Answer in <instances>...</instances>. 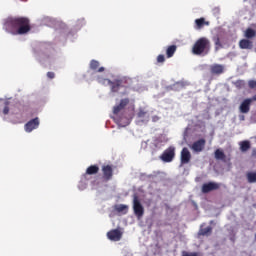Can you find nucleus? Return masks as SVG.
<instances>
[{
	"mask_svg": "<svg viewBox=\"0 0 256 256\" xmlns=\"http://www.w3.org/2000/svg\"><path fill=\"white\" fill-rule=\"evenodd\" d=\"M6 27H11L15 35H26L31 31V21L25 17L10 18L6 22Z\"/></svg>",
	"mask_w": 256,
	"mask_h": 256,
	"instance_id": "f257e3e1",
	"label": "nucleus"
},
{
	"mask_svg": "<svg viewBox=\"0 0 256 256\" xmlns=\"http://www.w3.org/2000/svg\"><path fill=\"white\" fill-rule=\"evenodd\" d=\"M211 51V41L208 38H199L192 47L194 55H207Z\"/></svg>",
	"mask_w": 256,
	"mask_h": 256,
	"instance_id": "f03ea898",
	"label": "nucleus"
},
{
	"mask_svg": "<svg viewBox=\"0 0 256 256\" xmlns=\"http://www.w3.org/2000/svg\"><path fill=\"white\" fill-rule=\"evenodd\" d=\"M97 81L101 85H105V83H107V85L110 86V90L112 93H119L121 87H125L126 83V80L124 78L114 79L111 81L110 79L101 78L99 76L97 77Z\"/></svg>",
	"mask_w": 256,
	"mask_h": 256,
	"instance_id": "7ed1b4c3",
	"label": "nucleus"
},
{
	"mask_svg": "<svg viewBox=\"0 0 256 256\" xmlns=\"http://www.w3.org/2000/svg\"><path fill=\"white\" fill-rule=\"evenodd\" d=\"M133 212L138 219H141V217L145 215V208L143 207V204H141V200H139L137 194L133 196Z\"/></svg>",
	"mask_w": 256,
	"mask_h": 256,
	"instance_id": "20e7f679",
	"label": "nucleus"
},
{
	"mask_svg": "<svg viewBox=\"0 0 256 256\" xmlns=\"http://www.w3.org/2000/svg\"><path fill=\"white\" fill-rule=\"evenodd\" d=\"M161 161L164 163H171L175 159V146H169L160 156Z\"/></svg>",
	"mask_w": 256,
	"mask_h": 256,
	"instance_id": "39448f33",
	"label": "nucleus"
},
{
	"mask_svg": "<svg viewBox=\"0 0 256 256\" xmlns=\"http://www.w3.org/2000/svg\"><path fill=\"white\" fill-rule=\"evenodd\" d=\"M129 103H131V100L129 98L121 99L120 102L113 107L114 115H119V113H123V111H125V107H127Z\"/></svg>",
	"mask_w": 256,
	"mask_h": 256,
	"instance_id": "423d86ee",
	"label": "nucleus"
},
{
	"mask_svg": "<svg viewBox=\"0 0 256 256\" xmlns=\"http://www.w3.org/2000/svg\"><path fill=\"white\" fill-rule=\"evenodd\" d=\"M205 145H207V141L205 138L199 139L190 146V149L193 151V153H201L205 149Z\"/></svg>",
	"mask_w": 256,
	"mask_h": 256,
	"instance_id": "0eeeda50",
	"label": "nucleus"
},
{
	"mask_svg": "<svg viewBox=\"0 0 256 256\" xmlns=\"http://www.w3.org/2000/svg\"><path fill=\"white\" fill-rule=\"evenodd\" d=\"M39 125H40L39 117H36V118L28 121L24 125V129H25L26 133H31L32 131H35V129H38Z\"/></svg>",
	"mask_w": 256,
	"mask_h": 256,
	"instance_id": "6e6552de",
	"label": "nucleus"
},
{
	"mask_svg": "<svg viewBox=\"0 0 256 256\" xmlns=\"http://www.w3.org/2000/svg\"><path fill=\"white\" fill-rule=\"evenodd\" d=\"M181 165H187L191 161V152L187 147H184L180 153Z\"/></svg>",
	"mask_w": 256,
	"mask_h": 256,
	"instance_id": "1a4fd4ad",
	"label": "nucleus"
},
{
	"mask_svg": "<svg viewBox=\"0 0 256 256\" xmlns=\"http://www.w3.org/2000/svg\"><path fill=\"white\" fill-rule=\"evenodd\" d=\"M102 173L104 181H111L113 179V167L111 165L102 166Z\"/></svg>",
	"mask_w": 256,
	"mask_h": 256,
	"instance_id": "9d476101",
	"label": "nucleus"
},
{
	"mask_svg": "<svg viewBox=\"0 0 256 256\" xmlns=\"http://www.w3.org/2000/svg\"><path fill=\"white\" fill-rule=\"evenodd\" d=\"M107 237L110 241H121V237H123V232L119 229L110 230L107 233Z\"/></svg>",
	"mask_w": 256,
	"mask_h": 256,
	"instance_id": "9b49d317",
	"label": "nucleus"
},
{
	"mask_svg": "<svg viewBox=\"0 0 256 256\" xmlns=\"http://www.w3.org/2000/svg\"><path fill=\"white\" fill-rule=\"evenodd\" d=\"M220 185L215 182H209L202 185V193H211V191H217Z\"/></svg>",
	"mask_w": 256,
	"mask_h": 256,
	"instance_id": "f8f14e48",
	"label": "nucleus"
},
{
	"mask_svg": "<svg viewBox=\"0 0 256 256\" xmlns=\"http://www.w3.org/2000/svg\"><path fill=\"white\" fill-rule=\"evenodd\" d=\"M225 71V66L221 64H214L210 66V73L212 75H221Z\"/></svg>",
	"mask_w": 256,
	"mask_h": 256,
	"instance_id": "ddd939ff",
	"label": "nucleus"
},
{
	"mask_svg": "<svg viewBox=\"0 0 256 256\" xmlns=\"http://www.w3.org/2000/svg\"><path fill=\"white\" fill-rule=\"evenodd\" d=\"M251 103L252 100L251 99H245L241 105H240V111L242 113H249L250 109H251Z\"/></svg>",
	"mask_w": 256,
	"mask_h": 256,
	"instance_id": "4468645a",
	"label": "nucleus"
},
{
	"mask_svg": "<svg viewBox=\"0 0 256 256\" xmlns=\"http://www.w3.org/2000/svg\"><path fill=\"white\" fill-rule=\"evenodd\" d=\"M97 173H99V166L98 165H91L86 169V172L83 175V177H85V179H87L88 175H97Z\"/></svg>",
	"mask_w": 256,
	"mask_h": 256,
	"instance_id": "2eb2a0df",
	"label": "nucleus"
},
{
	"mask_svg": "<svg viewBox=\"0 0 256 256\" xmlns=\"http://www.w3.org/2000/svg\"><path fill=\"white\" fill-rule=\"evenodd\" d=\"M213 233V227L208 226L206 228H203V226L200 227L198 235L201 237H209Z\"/></svg>",
	"mask_w": 256,
	"mask_h": 256,
	"instance_id": "dca6fc26",
	"label": "nucleus"
},
{
	"mask_svg": "<svg viewBox=\"0 0 256 256\" xmlns=\"http://www.w3.org/2000/svg\"><path fill=\"white\" fill-rule=\"evenodd\" d=\"M240 49H253V41L248 39H242L239 41Z\"/></svg>",
	"mask_w": 256,
	"mask_h": 256,
	"instance_id": "f3484780",
	"label": "nucleus"
},
{
	"mask_svg": "<svg viewBox=\"0 0 256 256\" xmlns=\"http://www.w3.org/2000/svg\"><path fill=\"white\" fill-rule=\"evenodd\" d=\"M90 69L92 71H97V73H103V71H105V67H99V61L97 60L90 61Z\"/></svg>",
	"mask_w": 256,
	"mask_h": 256,
	"instance_id": "a211bd4d",
	"label": "nucleus"
},
{
	"mask_svg": "<svg viewBox=\"0 0 256 256\" xmlns=\"http://www.w3.org/2000/svg\"><path fill=\"white\" fill-rule=\"evenodd\" d=\"M214 157H215V159H217V161H226V159H227L225 152H223L219 148L215 150Z\"/></svg>",
	"mask_w": 256,
	"mask_h": 256,
	"instance_id": "6ab92c4d",
	"label": "nucleus"
},
{
	"mask_svg": "<svg viewBox=\"0 0 256 256\" xmlns=\"http://www.w3.org/2000/svg\"><path fill=\"white\" fill-rule=\"evenodd\" d=\"M177 51L176 45H170L166 49V57L167 59H171L175 55V52Z\"/></svg>",
	"mask_w": 256,
	"mask_h": 256,
	"instance_id": "aec40b11",
	"label": "nucleus"
},
{
	"mask_svg": "<svg viewBox=\"0 0 256 256\" xmlns=\"http://www.w3.org/2000/svg\"><path fill=\"white\" fill-rule=\"evenodd\" d=\"M212 41H214L216 51H219V49L223 47V44H221V37L219 36V34L213 36Z\"/></svg>",
	"mask_w": 256,
	"mask_h": 256,
	"instance_id": "412c9836",
	"label": "nucleus"
},
{
	"mask_svg": "<svg viewBox=\"0 0 256 256\" xmlns=\"http://www.w3.org/2000/svg\"><path fill=\"white\" fill-rule=\"evenodd\" d=\"M249 149H251V142L247 140L240 142V150L242 151V153L249 151Z\"/></svg>",
	"mask_w": 256,
	"mask_h": 256,
	"instance_id": "4be33fe9",
	"label": "nucleus"
},
{
	"mask_svg": "<svg viewBox=\"0 0 256 256\" xmlns=\"http://www.w3.org/2000/svg\"><path fill=\"white\" fill-rule=\"evenodd\" d=\"M195 28L203 29L204 25H209V22L205 21V18H200L195 20Z\"/></svg>",
	"mask_w": 256,
	"mask_h": 256,
	"instance_id": "5701e85b",
	"label": "nucleus"
},
{
	"mask_svg": "<svg viewBox=\"0 0 256 256\" xmlns=\"http://www.w3.org/2000/svg\"><path fill=\"white\" fill-rule=\"evenodd\" d=\"M115 210L118 212V213H124V215H127V212L129 211V206L125 205V204H120V205H117L115 207Z\"/></svg>",
	"mask_w": 256,
	"mask_h": 256,
	"instance_id": "b1692460",
	"label": "nucleus"
},
{
	"mask_svg": "<svg viewBox=\"0 0 256 256\" xmlns=\"http://www.w3.org/2000/svg\"><path fill=\"white\" fill-rule=\"evenodd\" d=\"M245 37H246V39H253V37H256L255 30L253 28L246 29Z\"/></svg>",
	"mask_w": 256,
	"mask_h": 256,
	"instance_id": "393cba45",
	"label": "nucleus"
},
{
	"mask_svg": "<svg viewBox=\"0 0 256 256\" xmlns=\"http://www.w3.org/2000/svg\"><path fill=\"white\" fill-rule=\"evenodd\" d=\"M246 178L248 183H256V172H248Z\"/></svg>",
	"mask_w": 256,
	"mask_h": 256,
	"instance_id": "a878e982",
	"label": "nucleus"
},
{
	"mask_svg": "<svg viewBox=\"0 0 256 256\" xmlns=\"http://www.w3.org/2000/svg\"><path fill=\"white\" fill-rule=\"evenodd\" d=\"M182 256H201V254L199 252H187V251H183L182 252Z\"/></svg>",
	"mask_w": 256,
	"mask_h": 256,
	"instance_id": "bb28decb",
	"label": "nucleus"
},
{
	"mask_svg": "<svg viewBox=\"0 0 256 256\" xmlns=\"http://www.w3.org/2000/svg\"><path fill=\"white\" fill-rule=\"evenodd\" d=\"M157 63H165V55H163V54L158 55Z\"/></svg>",
	"mask_w": 256,
	"mask_h": 256,
	"instance_id": "cd10ccee",
	"label": "nucleus"
},
{
	"mask_svg": "<svg viewBox=\"0 0 256 256\" xmlns=\"http://www.w3.org/2000/svg\"><path fill=\"white\" fill-rule=\"evenodd\" d=\"M248 87H249L250 89H256V81H255V80H250V81L248 82Z\"/></svg>",
	"mask_w": 256,
	"mask_h": 256,
	"instance_id": "c85d7f7f",
	"label": "nucleus"
},
{
	"mask_svg": "<svg viewBox=\"0 0 256 256\" xmlns=\"http://www.w3.org/2000/svg\"><path fill=\"white\" fill-rule=\"evenodd\" d=\"M9 103H6V106L3 109V114L4 115H9Z\"/></svg>",
	"mask_w": 256,
	"mask_h": 256,
	"instance_id": "c756f323",
	"label": "nucleus"
},
{
	"mask_svg": "<svg viewBox=\"0 0 256 256\" xmlns=\"http://www.w3.org/2000/svg\"><path fill=\"white\" fill-rule=\"evenodd\" d=\"M47 77H48V79H55V73L54 72H48Z\"/></svg>",
	"mask_w": 256,
	"mask_h": 256,
	"instance_id": "7c9ffc66",
	"label": "nucleus"
},
{
	"mask_svg": "<svg viewBox=\"0 0 256 256\" xmlns=\"http://www.w3.org/2000/svg\"><path fill=\"white\" fill-rule=\"evenodd\" d=\"M138 117H145V111H143V110H140L139 112H138Z\"/></svg>",
	"mask_w": 256,
	"mask_h": 256,
	"instance_id": "2f4dec72",
	"label": "nucleus"
},
{
	"mask_svg": "<svg viewBox=\"0 0 256 256\" xmlns=\"http://www.w3.org/2000/svg\"><path fill=\"white\" fill-rule=\"evenodd\" d=\"M152 121H154V122L159 121V116H153Z\"/></svg>",
	"mask_w": 256,
	"mask_h": 256,
	"instance_id": "473e14b6",
	"label": "nucleus"
},
{
	"mask_svg": "<svg viewBox=\"0 0 256 256\" xmlns=\"http://www.w3.org/2000/svg\"><path fill=\"white\" fill-rule=\"evenodd\" d=\"M252 157H256V148L252 150Z\"/></svg>",
	"mask_w": 256,
	"mask_h": 256,
	"instance_id": "72a5a7b5",
	"label": "nucleus"
},
{
	"mask_svg": "<svg viewBox=\"0 0 256 256\" xmlns=\"http://www.w3.org/2000/svg\"><path fill=\"white\" fill-rule=\"evenodd\" d=\"M253 101H256V95H254L252 98H250Z\"/></svg>",
	"mask_w": 256,
	"mask_h": 256,
	"instance_id": "f704fd0d",
	"label": "nucleus"
}]
</instances>
